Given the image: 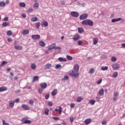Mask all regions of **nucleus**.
<instances>
[{
    "label": "nucleus",
    "instance_id": "nucleus-31",
    "mask_svg": "<svg viewBox=\"0 0 125 125\" xmlns=\"http://www.w3.org/2000/svg\"><path fill=\"white\" fill-rule=\"evenodd\" d=\"M101 70H102V71H106L108 70V66H103L101 68Z\"/></svg>",
    "mask_w": 125,
    "mask_h": 125
},
{
    "label": "nucleus",
    "instance_id": "nucleus-46",
    "mask_svg": "<svg viewBox=\"0 0 125 125\" xmlns=\"http://www.w3.org/2000/svg\"><path fill=\"white\" fill-rule=\"evenodd\" d=\"M78 32H83V27H79L78 28Z\"/></svg>",
    "mask_w": 125,
    "mask_h": 125
},
{
    "label": "nucleus",
    "instance_id": "nucleus-55",
    "mask_svg": "<svg viewBox=\"0 0 125 125\" xmlns=\"http://www.w3.org/2000/svg\"><path fill=\"white\" fill-rule=\"evenodd\" d=\"M75 107V104L72 103L70 104V107L71 108H74Z\"/></svg>",
    "mask_w": 125,
    "mask_h": 125
},
{
    "label": "nucleus",
    "instance_id": "nucleus-50",
    "mask_svg": "<svg viewBox=\"0 0 125 125\" xmlns=\"http://www.w3.org/2000/svg\"><path fill=\"white\" fill-rule=\"evenodd\" d=\"M29 103L30 104V105H33V104H34V101H33V100H30Z\"/></svg>",
    "mask_w": 125,
    "mask_h": 125
},
{
    "label": "nucleus",
    "instance_id": "nucleus-14",
    "mask_svg": "<svg viewBox=\"0 0 125 125\" xmlns=\"http://www.w3.org/2000/svg\"><path fill=\"white\" fill-rule=\"evenodd\" d=\"M84 124H85V125H89V124H90V123H91V119H86L84 122Z\"/></svg>",
    "mask_w": 125,
    "mask_h": 125
},
{
    "label": "nucleus",
    "instance_id": "nucleus-15",
    "mask_svg": "<svg viewBox=\"0 0 125 125\" xmlns=\"http://www.w3.org/2000/svg\"><path fill=\"white\" fill-rule=\"evenodd\" d=\"M40 85L43 89H44V88H46V86H47V84L46 83H41L40 84Z\"/></svg>",
    "mask_w": 125,
    "mask_h": 125
},
{
    "label": "nucleus",
    "instance_id": "nucleus-18",
    "mask_svg": "<svg viewBox=\"0 0 125 125\" xmlns=\"http://www.w3.org/2000/svg\"><path fill=\"white\" fill-rule=\"evenodd\" d=\"M121 20H122V19L120 18L117 19H114L112 20L111 22L112 23H115V22H118V21H121Z\"/></svg>",
    "mask_w": 125,
    "mask_h": 125
},
{
    "label": "nucleus",
    "instance_id": "nucleus-32",
    "mask_svg": "<svg viewBox=\"0 0 125 125\" xmlns=\"http://www.w3.org/2000/svg\"><path fill=\"white\" fill-rule=\"evenodd\" d=\"M37 20H38V18H37L36 17H34L31 19V21L32 22H36Z\"/></svg>",
    "mask_w": 125,
    "mask_h": 125
},
{
    "label": "nucleus",
    "instance_id": "nucleus-47",
    "mask_svg": "<svg viewBox=\"0 0 125 125\" xmlns=\"http://www.w3.org/2000/svg\"><path fill=\"white\" fill-rule=\"evenodd\" d=\"M52 118L53 120H54V121H58L59 120V117H53Z\"/></svg>",
    "mask_w": 125,
    "mask_h": 125
},
{
    "label": "nucleus",
    "instance_id": "nucleus-28",
    "mask_svg": "<svg viewBox=\"0 0 125 125\" xmlns=\"http://www.w3.org/2000/svg\"><path fill=\"white\" fill-rule=\"evenodd\" d=\"M19 4L21 7H25L26 6V4L25 2H20Z\"/></svg>",
    "mask_w": 125,
    "mask_h": 125
},
{
    "label": "nucleus",
    "instance_id": "nucleus-23",
    "mask_svg": "<svg viewBox=\"0 0 125 125\" xmlns=\"http://www.w3.org/2000/svg\"><path fill=\"white\" fill-rule=\"evenodd\" d=\"M39 6H40V4H39V3L36 2L34 4L33 7L34 9H38V8H39Z\"/></svg>",
    "mask_w": 125,
    "mask_h": 125
},
{
    "label": "nucleus",
    "instance_id": "nucleus-56",
    "mask_svg": "<svg viewBox=\"0 0 125 125\" xmlns=\"http://www.w3.org/2000/svg\"><path fill=\"white\" fill-rule=\"evenodd\" d=\"M70 121L71 123H73L74 122V117H70Z\"/></svg>",
    "mask_w": 125,
    "mask_h": 125
},
{
    "label": "nucleus",
    "instance_id": "nucleus-43",
    "mask_svg": "<svg viewBox=\"0 0 125 125\" xmlns=\"http://www.w3.org/2000/svg\"><path fill=\"white\" fill-rule=\"evenodd\" d=\"M54 49L55 50H60V49H61V47H60V46H55V48Z\"/></svg>",
    "mask_w": 125,
    "mask_h": 125
},
{
    "label": "nucleus",
    "instance_id": "nucleus-33",
    "mask_svg": "<svg viewBox=\"0 0 125 125\" xmlns=\"http://www.w3.org/2000/svg\"><path fill=\"white\" fill-rule=\"evenodd\" d=\"M89 103L91 105H94L95 104V101L94 100H91L89 101Z\"/></svg>",
    "mask_w": 125,
    "mask_h": 125
},
{
    "label": "nucleus",
    "instance_id": "nucleus-54",
    "mask_svg": "<svg viewBox=\"0 0 125 125\" xmlns=\"http://www.w3.org/2000/svg\"><path fill=\"white\" fill-rule=\"evenodd\" d=\"M114 97H118V92H115L114 93Z\"/></svg>",
    "mask_w": 125,
    "mask_h": 125
},
{
    "label": "nucleus",
    "instance_id": "nucleus-48",
    "mask_svg": "<svg viewBox=\"0 0 125 125\" xmlns=\"http://www.w3.org/2000/svg\"><path fill=\"white\" fill-rule=\"evenodd\" d=\"M5 64H7V62L5 61H3L1 64V66H4Z\"/></svg>",
    "mask_w": 125,
    "mask_h": 125
},
{
    "label": "nucleus",
    "instance_id": "nucleus-36",
    "mask_svg": "<svg viewBox=\"0 0 125 125\" xmlns=\"http://www.w3.org/2000/svg\"><path fill=\"white\" fill-rule=\"evenodd\" d=\"M37 66L36 65V64L35 63H33L32 64H31V68H32L33 69V70H35V69H36V67Z\"/></svg>",
    "mask_w": 125,
    "mask_h": 125
},
{
    "label": "nucleus",
    "instance_id": "nucleus-30",
    "mask_svg": "<svg viewBox=\"0 0 125 125\" xmlns=\"http://www.w3.org/2000/svg\"><path fill=\"white\" fill-rule=\"evenodd\" d=\"M4 6H5V2L3 1L0 2V7H4Z\"/></svg>",
    "mask_w": 125,
    "mask_h": 125
},
{
    "label": "nucleus",
    "instance_id": "nucleus-13",
    "mask_svg": "<svg viewBox=\"0 0 125 125\" xmlns=\"http://www.w3.org/2000/svg\"><path fill=\"white\" fill-rule=\"evenodd\" d=\"M7 90V87L6 86L0 87V92H2L3 91H6Z\"/></svg>",
    "mask_w": 125,
    "mask_h": 125
},
{
    "label": "nucleus",
    "instance_id": "nucleus-3",
    "mask_svg": "<svg viewBox=\"0 0 125 125\" xmlns=\"http://www.w3.org/2000/svg\"><path fill=\"white\" fill-rule=\"evenodd\" d=\"M15 49L17 50H22L23 47L20 45H17V42L15 41L14 42Z\"/></svg>",
    "mask_w": 125,
    "mask_h": 125
},
{
    "label": "nucleus",
    "instance_id": "nucleus-59",
    "mask_svg": "<svg viewBox=\"0 0 125 125\" xmlns=\"http://www.w3.org/2000/svg\"><path fill=\"white\" fill-rule=\"evenodd\" d=\"M82 42L81 41H79L78 42V44L79 45H82Z\"/></svg>",
    "mask_w": 125,
    "mask_h": 125
},
{
    "label": "nucleus",
    "instance_id": "nucleus-53",
    "mask_svg": "<svg viewBox=\"0 0 125 125\" xmlns=\"http://www.w3.org/2000/svg\"><path fill=\"white\" fill-rule=\"evenodd\" d=\"M7 36H11L12 35V32H7Z\"/></svg>",
    "mask_w": 125,
    "mask_h": 125
},
{
    "label": "nucleus",
    "instance_id": "nucleus-9",
    "mask_svg": "<svg viewBox=\"0 0 125 125\" xmlns=\"http://www.w3.org/2000/svg\"><path fill=\"white\" fill-rule=\"evenodd\" d=\"M41 26L42 27H43V26L44 27H47L48 26V22L45 21H43L42 22Z\"/></svg>",
    "mask_w": 125,
    "mask_h": 125
},
{
    "label": "nucleus",
    "instance_id": "nucleus-5",
    "mask_svg": "<svg viewBox=\"0 0 125 125\" xmlns=\"http://www.w3.org/2000/svg\"><path fill=\"white\" fill-rule=\"evenodd\" d=\"M88 17V15L87 14H83L80 17V20H84V19H86V18Z\"/></svg>",
    "mask_w": 125,
    "mask_h": 125
},
{
    "label": "nucleus",
    "instance_id": "nucleus-44",
    "mask_svg": "<svg viewBox=\"0 0 125 125\" xmlns=\"http://www.w3.org/2000/svg\"><path fill=\"white\" fill-rule=\"evenodd\" d=\"M60 68H61V65L60 64H58L55 66L56 69H59Z\"/></svg>",
    "mask_w": 125,
    "mask_h": 125
},
{
    "label": "nucleus",
    "instance_id": "nucleus-39",
    "mask_svg": "<svg viewBox=\"0 0 125 125\" xmlns=\"http://www.w3.org/2000/svg\"><path fill=\"white\" fill-rule=\"evenodd\" d=\"M49 112V109L47 108H45L44 113L45 115H48V113Z\"/></svg>",
    "mask_w": 125,
    "mask_h": 125
},
{
    "label": "nucleus",
    "instance_id": "nucleus-22",
    "mask_svg": "<svg viewBox=\"0 0 125 125\" xmlns=\"http://www.w3.org/2000/svg\"><path fill=\"white\" fill-rule=\"evenodd\" d=\"M58 60H59V61H60V62H66V59L61 58V57L59 58L58 59Z\"/></svg>",
    "mask_w": 125,
    "mask_h": 125
},
{
    "label": "nucleus",
    "instance_id": "nucleus-12",
    "mask_svg": "<svg viewBox=\"0 0 125 125\" xmlns=\"http://www.w3.org/2000/svg\"><path fill=\"white\" fill-rule=\"evenodd\" d=\"M15 103V102L14 101H10L9 102V107H11V108H12L13 107H14V104Z\"/></svg>",
    "mask_w": 125,
    "mask_h": 125
},
{
    "label": "nucleus",
    "instance_id": "nucleus-49",
    "mask_svg": "<svg viewBox=\"0 0 125 125\" xmlns=\"http://www.w3.org/2000/svg\"><path fill=\"white\" fill-rule=\"evenodd\" d=\"M48 106H49L50 107H51V106H53V103H52L51 102H49L48 103Z\"/></svg>",
    "mask_w": 125,
    "mask_h": 125
},
{
    "label": "nucleus",
    "instance_id": "nucleus-20",
    "mask_svg": "<svg viewBox=\"0 0 125 125\" xmlns=\"http://www.w3.org/2000/svg\"><path fill=\"white\" fill-rule=\"evenodd\" d=\"M56 94H57V89H55L52 92L51 95H52V96H55Z\"/></svg>",
    "mask_w": 125,
    "mask_h": 125
},
{
    "label": "nucleus",
    "instance_id": "nucleus-58",
    "mask_svg": "<svg viewBox=\"0 0 125 125\" xmlns=\"http://www.w3.org/2000/svg\"><path fill=\"white\" fill-rule=\"evenodd\" d=\"M29 34V32H22V35H28Z\"/></svg>",
    "mask_w": 125,
    "mask_h": 125
},
{
    "label": "nucleus",
    "instance_id": "nucleus-16",
    "mask_svg": "<svg viewBox=\"0 0 125 125\" xmlns=\"http://www.w3.org/2000/svg\"><path fill=\"white\" fill-rule=\"evenodd\" d=\"M44 68H45V70H47L48 69H50V68H51V63H47L45 65Z\"/></svg>",
    "mask_w": 125,
    "mask_h": 125
},
{
    "label": "nucleus",
    "instance_id": "nucleus-1",
    "mask_svg": "<svg viewBox=\"0 0 125 125\" xmlns=\"http://www.w3.org/2000/svg\"><path fill=\"white\" fill-rule=\"evenodd\" d=\"M79 70H80V66H79V64H75L73 67V70L70 71L69 75L71 77L78 78L80 75V73H79Z\"/></svg>",
    "mask_w": 125,
    "mask_h": 125
},
{
    "label": "nucleus",
    "instance_id": "nucleus-25",
    "mask_svg": "<svg viewBox=\"0 0 125 125\" xmlns=\"http://www.w3.org/2000/svg\"><path fill=\"white\" fill-rule=\"evenodd\" d=\"M99 94L101 96H102L104 94V89H101L99 91Z\"/></svg>",
    "mask_w": 125,
    "mask_h": 125
},
{
    "label": "nucleus",
    "instance_id": "nucleus-27",
    "mask_svg": "<svg viewBox=\"0 0 125 125\" xmlns=\"http://www.w3.org/2000/svg\"><path fill=\"white\" fill-rule=\"evenodd\" d=\"M118 77V72H114L113 74L112 77L116 78Z\"/></svg>",
    "mask_w": 125,
    "mask_h": 125
},
{
    "label": "nucleus",
    "instance_id": "nucleus-11",
    "mask_svg": "<svg viewBox=\"0 0 125 125\" xmlns=\"http://www.w3.org/2000/svg\"><path fill=\"white\" fill-rule=\"evenodd\" d=\"M21 107L22 109H24V110H30V107H29L28 105L23 104L21 105Z\"/></svg>",
    "mask_w": 125,
    "mask_h": 125
},
{
    "label": "nucleus",
    "instance_id": "nucleus-52",
    "mask_svg": "<svg viewBox=\"0 0 125 125\" xmlns=\"http://www.w3.org/2000/svg\"><path fill=\"white\" fill-rule=\"evenodd\" d=\"M101 83H102V79H101L100 80L97 81L98 84H100Z\"/></svg>",
    "mask_w": 125,
    "mask_h": 125
},
{
    "label": "nucleus",
    "instance_id": "nucleus-29",
    "mask_svg": "<svg viewBox=\"0 0 125 125\" xmlns=\"http://www.w3.org/2000/svg\"><path fill=\"white\" fill-rule=\"evenodd\" d=\"M83 99V98L82 97H79L77 99V102H81Z\"/></svg>",
    "mask_w": 125,
    "mask_h": 125
},
{
    "label": "nucleus",
    "instance_id": "nucleus-40",
    "mask_svg": "<svg viewBox=\"0 0 125 125\" xmlns=\"http://www.w3.org/2000/svg\"><path fill=\"white\" fill-rule=\"evenodd\" d=\"M66 58L67 59H68V60H73V57H72L70 56L67 55L66 56Z\"/></svg>",
    "mask_w": 125,
    "mask_h": 125
},
{
    "label": "nucleus",
    "instance_id": "nucleus-7",
    "mask_svg": "<svg viewBox=\"0 0 125 125\" xmlns=\"http://www.w3.org/2000/svg\"><path fill=\"white\" fill-rule=\"evenodd\" d=\"M56 46V44L55 43H54L52 45L48 46V49L49 50H52V49H54Z\"/></svg>",
    "mask_w": 125,
    "mask_h": 125
},
{
    "label": "nucleus",
    "instance_id": "nucleus-4",
    "mask_svg": "<svg viewBox=\"0 0 125 125\" xmlns=\"http://www.w3.org/2000/svg\"><path fill=\"white\" fill-rule=\"evenodd\" d=\"M112 67L113 70H118L120 68V64L114 63L112 65Z\"/></svg>",
    "mask_w": 125,
    "mask_h": 125
},
{
    "label": "nucleus",
    "instance_id": "nucleus-17",
    "mask_svg": "<svg viewBox=\"0 0 125 125\" xmlns=\"http://www.w3.org/2000/svg\"><path fill=\"white\" fill-rule=\"evenodd\" d=\"M79 39H80V35L78 34L75 35L74 38H73V40L74 41H79Z\"/></svg>",
    "mask_w": 125,
    "mask_h": 125
},
{
    "label": "nucleus",
    "instance_id": "nucleus-26",
    "mask_svg": "<svg viewBox=\"0 0 125 125\" xmlns=\"http://www.w3.org/2000/svg\"><path fill=\"white\" fill-rule=\"evenodd\" d=\"M9 25H10L9 22H4L2 23L3 27H6V26H9Z\"/></svg>",
    "mask_w": 125,
    "mask_h": 125
},
{
    "label": "nucleus",
    "instance_id": "nucleus-63",
    "mask_svg": "<svg viewBox=\"0 0 125 125\" xmlns=\"http://www.w3.org/2000/svg\"><path fill=\"white\" fill-rule=\"evenodd\" d=\"M102 125H106V124H107V122L104 121L102 122Z\"/></svg>",
    "mask_w": 125,
    "mask_h": 125
},
{
    "label": "nucleus",
    "instance_id": "nucleus-6",
    "mask_svg": "<svg viewBox=\"0 0 125 125\" xmlns=\"http://www.w3.org/2000/svg\"><path fill=\"white\" fill-rule=\"evenodd\" d=\"M71 16H72L73 17H79V13L77 12H75V11H72L71 12Z\"/></svg>",
    "mask_w": 125,
    "mask_h": 125
},
{
    "label": "nucleus",
    "instance_id": "nucleus-64",
    "mask_svg": "<svg viewBox=\"0 0 125 125\" xmlns=\"http://www.w3.org/2000/svg\"><path fill=\"white\" fill-rule=\"evenodd\" d=\"M8 20V17H5L3 19L4 21H7Z\"/></svg>",
    "mask_w": 125,
    "mask_h": 125
},
{
    "label": "nucleus",
    "instance_id": "nucleus-21",
    "mask_svg": "<svg viewBox=\"0 0 125 125\" xmlns=\"http://www.w3.org/2000/svg\"><path fill=\"white\" fill-rule=\"evenodd\" d=\"M93 41L94 44H97V42H98V38H97V37L93 38Z\"/></svg>",
    "mask_w": 125,
    "mask_h": 125
},
{
    "label": "nucleus",
    "instance_id": "nucleus-60",
    "mask_svg": "<svg viewBox=\"0 0 125 125\" xmlns=\"http://www.w3.org/2000/svg\"><path fill=\"white\" fill-rule=\"evenodd\" d=\"M21 16L22 17H23V18H26V14L25 13H23L21 14Z\"/></svg>",
    "mask_w": 125,
    "mask_h": 125
},
{
    "label": "nucleus",
    "instance_id": "nucleus-61",
    "mask_svg": "<svg viewBox=\"0 0 125 125\" xmlns=\"http://www.w3.org/2000/svg\"><path fill=\"white\" fill-rule=\"evenodd\" d=\"M19 101H20V99L17 98V99H16L15 100L14 102H16V103H17V102H19Z\"/></svg>",
    "mask_w": 125,
    "mask_h": 125
},
{
    "label": "nucleus",
    "instance_id": "nucleus-10",
    "mask_svg": "<svg viewBox=\"0 0 125 125\" xmlns=\"http://www.w3.org/2000/svg\"><path fill=\"white\" fill-rule=\"evenodd\" d=\"M55 112H58L59 114L60 115H61V114L62 113V107L59 106V109L57 108H56L55 109Z\"/></svg>",
    "mask_w": 125,
    "mask_h": 125
},
{
    "label": "nucleus",
    "instance_id": "nucleus-51",
    "mask_svg": "<svg viewBox=\"0 0 125 125\" xmlns=\"http://www.w3.org/2000/svg\"><path fill=\"white\" fill-rule=\"evenodd\" d=\"M42 91H43V90H42V88H40L39 89V93L42 94Z\"/></svg>",
    "mask_w": 125,
    "mask_h": 125
},
{
    "label": "nucleus",
    "instance_id": "nucleus-2",
    "mask_svg": "<svg viewBox=\"0 0 125 125\" xmlns=\"http://www.w3.org/2000/svg\"><path fill=\"white\" fill-rule=\"evenodd\" d=\"M82 25H88L92 27L93 26V21L90 20H85L82 21Z\"/></svg>",
    "mask_w": 125,
    "mask_h": 125
},
{
    "label": "nucleus",
    "instance_id": "nucleus-37",
    "mask_svg": "<svg viewBox=\"0 0 125 125\" xmlns=\"http://www.w3.org/2000/svg\"><path fill=\"white\" fill-rule=\"evenodd\" d=\"M32 121L31 120H25L24 121L23 124H31Z\"/></svg>",
    "mask_w": 125,
    "mask_h": 125
},
{
    "label": "nucleus",
    "instance_id": "nucleus-38",
    "mask_svg": "<svg viewBox=\"0 0 125 125\" xmlns=\"http://www.w3.org/2000/svg\"><path fill=\"white\" fill-rule=\"evenodd\" d=\"M2 125H9V124L6 123L5 122V120H2Z\"/></svg>",
    "mask_w": 125,
    "mask_h": 125
},
{
    "label": "nucleus",
    "instance_id": "nucleus-62",
    "mask_svg": "<svg viewBox=\"0 0 125 125\" xmlns=\"http://www.w3.org/2000/svg\"><path fill=\"white\" fill-rule=\"evenodd\" d=\"M122 48H125V43H122L121 44Z\"/></svg>",
    "mask_w": 125,
    "mask_h": 125
},
{
    "label": "nucleus",
    "instance_id": "nucleus-34",
    "mask_svg": "<svg viewBox=\"0 0 125 125\" xmlns=\"http://www.w3.org/2000/svg\"><path fill=\"white\" fill-rule=\"evenodd\" d=\"M62 81H67L69 80V77L68 76H65L64 78L62 79Z\"/></svg>",
    "mask_w": 125,
    "mask_h": 125
},
{
    "label": "nucleus",
    "instance_id": "nucleus-42",
    "mask_svg": "<svg viewBox=\"0 0 125 125\" xmlns=\"http://www.w3.org/2000/svg\"><path fill=\"white\" fill-rule=\"evenodd\" d=\"M40 26H41V23L37 22L36 24V27L37 28V29H39V27H40Z\"/></svg>",
    "mask_w": 125,
    "mask_h": 125
},
{
    "label": "nucleus",
    "instance_id": "nucleus-24",
    "mask_svg": "<svg viewBox=\"0 0 125 125\" xmlns=\"http://www.w3.org/2000/svg\"><path fill=\"white\" fill-rule=\"evenodd\" d=\"M38 80H39V76H36L33 77L32 82L34 83L35 82L38 81Z\"/></svg>",
    "mask_w": 125,
    "mask_h": 125
},
{
    "label": "nucleus",
    "instance_id": "nucleus-57",
    "mask_svg": "<svg viewBox=\"0 0 125 125\" xmlns=\"http://www.w3.org/2000/svg\"><path fill=\"white\" fill-rule=\"evenodd\" d=\"M45 99H48L49 98V94H46L45 96Z\"/></svg>",
    "mask_w": 125,
    "mask_h": 125
},
{
    "label": "nucleus",
    "instance_id": "nucleus-45",
    "mask_svg": "<svg viewBox=\"0 0 125 125\" xmlns=\"http://www.w3.org/2000/svg\"><path fill=\"white\" fill-rule=\"evenodd\" d=\"M111 61L113 62H115V61H117V59H116V57H112L111 58Z\"/></svg>",
    "mask_w": 125,
    "mask_h": 125
},
{
    "label": "nucleus",
    "instance_id": "nucleus-41",
    "mask_svg": "<svg viewBox=\"0 0 125 125\" xmlns=\"http://www.w3.org/2000/svg\"><path fill=\"white\" fill-rule=\"evenodd\" d=\"M89 74H93V73H94V69L93 68H91L89 70Z\"/></svg>",
    "mask_w": 125,
    "mask_h": 125
},
{
    "label": "nucleus",
    "instance_id": "nucleus-19",
    "mask_svg": "<svg viewBox=\"0 0 125 125\" xmlns=\"http://www.w3.org/2000/svg\"><path fill=\"white\" fill-rule=\"evenodd\" d=\"M39 45H40V46H42V47H44V46H45V43H44L43 41H41L39 42Z\"/></svg>",
    "mask_w": 125,
    "mask_h": 125
},
{
    "label": "nucleus",
    "instance_id": "nucleus-35",
    "mask_svg": "<svg viewBox=\"0 0 125 125\" xmlns=\"http://www.w3.org/2000/svg\"><path fill=\"white\" fill-rule=\"evenodd\" d=\"M33 11V8H29L27 11V13H31Z\"/></svg>",
    "mask_w": 125,
    "mask_h": 125
},
{
    "label": "nucleus",
    "instance_id": "nucleus-8",
    "mask_svg": "<svg viewBox=\"0 0 125 125\" xmlns=\"http://www.w3.org/2000/svg\"><path fill=\"white\" fill-rule=\"evenodd\" d=\"M33 40H40L41 39V36L40 35H34L32 36Z\"/></svg>",
    "mask_w": 125,
    "mask_h": 125
}]
</instances>
